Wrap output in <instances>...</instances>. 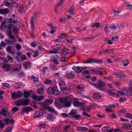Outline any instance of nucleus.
Wrapping results in <instances>:
<instances>
[{
  "label": "nucleus",
  "instance_id": "f257e3e1",
  "mask_svg": "<svg viewBox=\"0 0 132 132\" xmlns=\"http://www.w3.org/2000/svg\"><path fill=\"white\" fill-rule=\"evenodd\" d=\"M72 101V98L69 97L65 98H62L60 99L61 102H63V106L66 107H69L71 106V102Z\"/></svg>",
  "mask_w": 132,
  "mask_h": 132
},
{
  "label": "nucleus",
  "instance_id": "f03ea898",
  "mask_svg": "<svg viewBox=\"0 0 132 132\" xmlns=\"http://www.w3.org/2000/svg\"><path fill=\"white\" fill-rule=\"evenodd\" d=\"M97 88L101 91H104L105 89L103 88V87L105 86V84L101 80H99L96 84L92 83Z\"/></svg>",
  "mask_w": 132,
  "mask_h": 132
},
{
  "label": "nucleus",
  "instance_id": "7ed1b4c3",
  "mask_svg": "<svg viewBox=\"0 0 132 132\" xmlns=\"http://www.w3.org/2000/svg\"><path fill=\"white\" fill-rule=\"evenodd\" d=\"M47 92L50 95H58L60 94V92L57 88L55 87H48L47 90Z\"/></svg>",
  "mask_w": 132,
  "mask_h": 132
},
{
  "label": "nucleus",
  "instance_id": "20e7f679",
  "mask_svg": "<svg viewBox=\"0 0 132 132\" xmlns=\"http://www.w3.org/2000/svg\"><path fill=\"white\" fill-rule=\"evenodd\" d=\"M29 103V100L27 99L18 100L15 102L16 105L18 106H20L21 105L23 106H26L28 105Z\"/></svg>",
  "mask_w": 132,
  "mask_h": 132
},
{
  "label": "nucleus",
  "instance_id": "39448f33",
  "mask_svg": "<svg viewBox=\"0 0 132 132\" xmlns=\"http://www.w3.org/2000/svg\"><path fill=\"white\" fill-rule=\"evenodd\" d=\"M117 28V26L114 24H111L109 27L108 25H106L105 27L104 30L106 33L109 32V29L111 30H114Z\"/></svg>",
  "mask_w": 132,
  "mask_h": 132
},
{
  "label": "nucleus",
  "instance_id": "423d86ee",
  "mask_svg": "<svg viewBox=\"0 0 132 132\" xmlns=\"http://www.w3.org/2000/svg\"><path fill=\"white\" fill-rule=\"evenodd\" d=\"M103 70L102 68H99L97 69H93L92 70V72L95 74L97 75H101L103 74V73L101 70Z\"/></svg>",
  "mask_w": 132,
  "mask_h": 132
},
{
  "label": "nucleus",
  "instance_id": "0eeeda50",
  "mask_svg": "<svg viewBox=\"0 0 132 132\" xmlns=\"http://www.w3.org/2000/svg\"><path fill=\"white\" fill-rule=\"evenodd\" d=\"M44 107L45 109L48 110L51 113H57L56 111L54 109L51 108L48 105H44Z\"/></svg>",
  "mask_w": 132,
  "mask_h": 132
},
{
  "label": "nucleus",
  "instance_id": "6e6552de",
  "mask_svg": "<svg viewBox=\"0 0 132 132\" xmlns=\"http://www.w3.org/2000/svg\"><path fill=\"white\" fill-rule=\"evenodd\" d=\"M31 109L30 107H25L23 108V110L20 113L21 115H22L24 113H28L31 111Z\"/></svg>",
  "mask_w": 132,
  "mask_h": 132
},
{
  "label": "nucleus",
  "instance_id": "1a4fd4ad",
  "mask_svg": "<svg viewBox=\"0 0 132 132\" xmlns=\"http://www.w3.org/2000/svg\"><path fill=\"white\" fill-rule=\"evenodd\" d=\"M39 13V12L38 11H36L35 12L31 18V22H34L35 21V19L38 17Z\"/></svg>",
  "mask_w": 132,
  "mask_h": 132
},
{
  "label": "nucleus",
  "instance_id": "9d476101",
  "mask_svg": "<svg viewBox=\"0 0 132 132\" xmlns=\"http://www.w3.org/2000/svg\"><path fill=\"white\" fill-rule=\"evenodd\" d=\"M72 69L75 72L78 73H79L82 71L81 67H76L74 66L72 67Z\"/></svg>",
  "mask_w": 132,
  "mask_h": 132
},
{
  "label": "nucleus",
  "instance_id": "9b49d317",
  "mask_svg": "<svg viewBox=\"0 0 132 132\" xmlns=\"http://www.w3.org/2000/svg\"><path fill=\"white\" fill-rule=\"evenodd\" d=\"M65 76L67 78L72 79L74 78L75 75L72 72H69L66 74Z\"/></svg>",
  "mask_w": 132,
  "mask_h": 132
},
{
  "label": "nucleus",
  "instance_id": "f8f14e48",
  "mask_svg": "<svg viewBox=\"0 0 132 132\" xmlns=\"http://www.w3.org/2000/svg\"><path fill=\"white\" fill-rule=\"evenodd\" d=\"M22 94L21 92H18L16 93H12L11 94V96L12 97L15 98L16 97H19L21 96Z\"/></svg>",
  "mask_w": 132,
  "mask_h": 132
},
{
  "label": "nucleus",
  "instance_id": "ddd939ff",
  "mask_svg": "<svg viewBox=\"0 0 132 132\" xmlns=\"http://www.w3.org/2000/svg\"><path fill=\"white\" fill-rule=\"evenodd\" d=\"M59 84L60 89L62 90H64L66 89V85L64 82H60Z\"/></svg>",
  "mask_w": 132,
  "mask_h": 132
},
{
  "label": "nucleus",
  "instance_id": "4468645a",
  "mask_svg": "<svg viewBox=\"0 0 132 132\" xmlns=\"http://www.w3.org/2000/svg\"><path fill=\"white\" fill-rule=\"evenodd\" d=\"M43 115V113L41 112L37 111L35 112L34 114V117L38 118Z\"/></svg>",
  "mask_w": 132,
  "mask_h": 132
},
{
  "label": "nucleus",
  "instance_id": "2eb2a0df",
  "mask_svg": "<svg viewBox=\"0 0 132 132\" xmlns=\"http://www.w3.org/2000/svg\"><path fill=\"white\" fill-rule=\"evenodd\" d=\"M3 68L5 70V71H7L10 69V66L8 64H4L3 65Z\"/></svg>",
  "mask_w": 132,
  "mask_h": 132
},
{
  "label": "nucleus",
  "instance_id": "dca6fc26",
  "mask_svg": "<svg viewBox=\"0 0 132 132\" xmlns=\"http://www.w3.org/2000/svg\"><path fill=\"white\" fill-rule=\"evenodd\" d=\"M9 12V10L8 8H6L4 10L0 9V13L1 14H7Z\"/></svg>",
  "mask_w": 132,
  "mask_h": 132
},
{
  "label": "nucleus",
  "instance_id": "f3484780",
  "mask_svg": "<svg viewBox=\"0 0 132 132\" xmlns=\"http://www.w3.org/2000/svg\"><path fill=\"white\" fill-rule=\"evenodd\" d=\"M61 47L59 44H56L55 45L52 46V48L53 50L56 51L59 50L61 48Z\"/></svg>",
  "mask_w": 132,
  "mask_h": 132
},
{
  "label": "nucleus",
  "instance_id": "a211bd4d",
  "mask_svg": "<svg viewBox=\"0 0 132 132\" xmlns=\"http://www.w3.org/2000/svg\"><path fill=\"white\" fill-rule=\"evenodd\" d=\"M31 95L30 91L28 92L24 91L23 93V96L26 98L29 97Z\"/></svg>",
  "mask_w": 132,
  "mask_h": 132
},
{
  "label": "nucleus",
  "instance_id": "6ab92c4d",
  "mask_svg": "<svg viewBox=\"0 0 132 132\" xmlns=\"http://www.w3.org/2000/svg\"><path fill=\"white\" fill-rule=\"evenodd\" d=\"M101 97L98 93H95L93 94V98L95 99H100Z\"/></svg>",
  "mask_w": 132,
  "mask_h": 132
},
{
  "label": "nucleus",
  "instance_id": "aec40b11",
  "mask_svg": "<svg viewBox=\"0 0 132 132\" xmlns=\"http://www.w3.org/2000/svg\"><path fill=\"white\" fill-rule=\"evenodd\" d=\"M102 130H104V132H112L113 130V129H110V128L108 127H104L103 128Z\"/></svg>",
  "mask_w": 132,
  "mask_h": 132
},
{
  "label": "nucleus",
  "instance_id": "412c9836",
  "mask_svg": "<svg viewBox=\"0 0 132 132\" xmlns=\"http://www.w3.org/2000/svg\"><path fill=\"white\" fill-rule=\"evenodd\" d=\"M2 114L4 116H5V114L8 111V109L5 108L4 109H2L1 110Z\"/></svg>",
  "mask_w": 132,
  "mask_h": 132
},
{
  "label": "nucleus",
  "instance_id": "4be33fe9",
  "mask_svg": "<svg viewBox=\"0 0 132 132\" xmlns=\"http://www.w3.org/2000/svg\"><path fill=\"white\" fill-rule=\"evenodd\" d=\"M22 84L21 82L16 83L14 85V86L16 88H20L22 86Z\"/></svg>",
  "mask_w": 132,
  "mask_h": 132
},
{
  "label": "nucleus",
  "instance_id": "5701e85b",
  "mask_svg": "<svg viewBox=\"0 0 132 132\" xmlns=\"http://www.w3.org/2000/svg\"><path fill=\"white\" fill-rule=\"evenodd\" d=\"M114 75L118 78H123L125 77L124 75L120 73L116 72L115 73Z\"/></svg>",
  "mask_w": 132,
  "mask_h": 132
},
{
  "label": "nucleus",
  "instance_id": "b1692460",
  "mask_svg": "<svg viewBox=\"0 0 132 132\" xmlns=\"http://www.w3.org/2000/svg\"><path fill=\"white\" fill-rule=\"evenodd\" d=\"M44 90V89L43 87H40L37 90V92L38 94H42L43 93Z\"/></svg>",
  "mask_w": 132,
  "mask_h": 132
},
{
  "label": "nucleus",
  "instance_id": "393cba45",
  "mask_svg": "<svg viewBox=\"0 0 132 132\" xmlns=\"http://www.w3.org/2000/svg\"><path fill=\"white\" fill-rule=\"evenodd\" d=\"M59 37L63 39L64 38H67L68 37V35L65 33H62L60 34L59 36Z\"/></svg>",
  "mask_w": 132,
  "mask_h": 132
},
{
  "label": "nucleus",
  "instance_id": "a878e982",
  "mask_svg": "<svg viewBox=\"0 0 132 132\" xmlns=\"http://www.w3.org/2000/svg\"><path fill=\"white\" fill-rule=\"evenodd\" d=\"M75 8V6L74 5H72L70 7V9L69 10V12L70 13V14L71 15H73L74 14V9Z\"/></svg>",
  "mask_w": 132,
  "mask_h": 132
},
{
  "label": "nucleus",
  "instance_id": "bb28decb",
  "mask_svg": "<svg viewBox=\"0 0 132 132\" xmlns=\"http://www.w3.org/2000/svg\"><path fill=\"white\" fill-rule=\"evenodd\" d=\"M53 102L52 100V99H47L45 100V104L44 105H48L49 104L52 103Z\"/></svg>",
  "mask_w": 132,
  "mask_h": 132
},
{
  "label": "nucleus",
  "instance_id": "cd10ccee",
  "mask_svg": "<svg viewBox=\"0 0 132 132\" xmlns=\"http://www.w3.org/2000/svg\"><path fill=\"white\" fill-rule=\"evenodd\" d=\"M68 50L66 48H64L62 50V54L64 55H66L68 54Z\"/></svg>",
  "mask_w": 132,
  "mask_h": 132
},
{
  "label": "nucleus",
  "instance_id": "c85d7f7f",
  "mask_svg": "<svg viewBox=\"0 0 132 132\" xmlns=\"http://www.w3.org/2000/svg\"><path fill=\"white\" fill-rule=\"evenodd\" d=\"M76 113V110L75 109H72L71 112L69 113V114L72 116H73Z\"/></svg>",
  "mask_w": 132,
  "mask_h": 132
},
{
  "label": "nucleus",
  "instance_id": "c756f323",
  "mask_svg": "<svg viewBox=\"0 0 132 132\" xmlns=\"http://www.w3.org/2000/svg\"><path fill=\"white\" fill-rule=\"evenodd\" d=\"M81 103L79 101H74L73 102V105L75 106H78L81 105Z\"/></svg>",
  "mask_w": 132,
  "mask_h": 132
},
{
  "label": "nucleus",
  "instance_id": "7c9ffc66",
  "mask_svg": "<svg viewBox=\"0 0 132 132\" xmlns=\"http://www.w3.org/2000/svg\"><path fill=\"white\" fill-rule=\"evenodd\" d=\"M114 50L112 49H106L105 50V52L107 54L110 53H114Z\"/></svg>",
  "mask_w": 132,
  "mask_h": 132
},
{
  "label": "nucleus",
  "instance_id": "2f4dec72",
  "mask_svg": "<svg viewBox=\"0 0 132 132\" xmlns=\"http://www.w3.org/2000/svg\"><path fill=\"white\" fill-rule=\"evenodd\" d=\"M30 66V63L29 62H27L24 64V67L25 69L29 68Z\"/></svg>",
  "mask_w": 132,
  "mask_h": 132
},
{
  "label": "nucleus",
  "instance_id": "473e14b6",
  "mask_svg": "<svg viewBox=\"0 0 132 132\" xmlns=\"http://www.w3.org/2000/svg\"><path fill=\"white\" fill-rule=\"evenodd\" d=\"M100 23L99 22H96L92 25L91 28H94V27H96V28H98L100 27Z\"/></svg>",
  "mask_w": 132,
  "mask_h": 132
},
{
  "label": "nucleus",
  "instance_id": "72a5a7b5",
  "mask_svg": "<svg viewBox=\"0 0 132 132\" xmlns=\"http://www.w3.org/2000/svg\"><path fill=\"white\" fill-rule=\"evenodd\" d=\"M85 63H91L93 62V59H90L84 62Z\"/></svg>",
  "mask_w": 132,
  "mask_h": 132
},
{
  "label": "nucleus",
  "instance_id": "f704fd0d",
  "mask_svg": "<svg viewBox=\"0 0 132 132\" xmlns=\"http://www.w3.org/2000/svg\"><path fill=\"white\" fill-rule=\"evenodd\" d=\"M102 62V61L98 59H93V62H96L98 63H101Z\"/></svg>",
  "mask_w": 132,
  "mask_h": 132
},
{
  "label": "nucleus",
  "instance_id": "c9c22d12",
  "mask_svg": "<svg viewBox=\"0 0 132 132\" xmlns=\"http://www.w3.org/2000/svg\"><path fill=\"white\" fill-rule=\"evenodd\" d=\"M130 92L128 90H123L122 91L123 95H127L129 94Z\"/></svg>",
  "mask_w": 132,
  "mask_h": 132
},
{
  "label": "nucleus",
  "instance_id": "e433bc0d",
  "mask_svg": "<svg viewBox=\"0 0 132 132\" xmlns=\"http://www.w3.org/2000/svg\"><path fill=\"white\" fill-rule=\"evenodd\" d=\"M31 31L32 32H34V30L35 29V28L34 27V22H31Z\"/></svg>",
  "mask_w": 132,
  "mask_h": 132
},
{
  "label": "nucleus",
  "instance_id": "4c0bfd02",
  "mask_svg": "<svg viewBox=\"0 0 132 132\" xmlns=\"http://www.w3.org/2000/svg\"><path fill=\"white\" fill-rule=\"evenodd\" d=\"M31 78L33 79V81L34 82H36L38 81V78L37 77H35L34 76L32 75L31 76Z\"/></svg>",
  "mask_w": 132,
  "mask_h": 132
},
{
  "label": "nucleus",
  "instance_id": "58836bf2",
  "mask_svg": "<svg viewBox=\"0 0 132 132\" xmlns=\"http://www.w3.org/2000/svg\"><path fill=\"white\" fill-rule=\"evenodd\" d=\"M44 83L45 84H51L52 82V81L49 79H46L44 82Z\"/></svg>",
  "mask_w": 132,
  "mask_h": 132
},
{
  "label": "nucleus",
  "instance_id": "ea45409f",
  "mask_svg": "<svg viewBox=\"0 0 132 132\" xmlns=\"http://www.w3.org/2000/svg\"><path fill=\"white\" fill-rule=\"evenodd\" d=\"M16 2L15 1H13L12 3V6L14 8H16L18 7V4H17L16 5Z\"/></svg>",
  "mask_w": 132,
  "mask_h": 132
},
{
  "label": "nucleus",
  "instance_id": "a19ab883",
  "mask_svg": "<svg viewBox=\"0 0 132 132\" xmlns=\"http://www.w3.org/2000/svg\"><path fill=\"white\" fill-rule=\"evenodd\" d=\"M31 97L36 101H39L38 96L36 95H32L31 96Z\"/></svg>",
  "mask_w": 132,
  "mask_h": 132
},
{
  "label": "nucleus",
  "instance_id": "79ce46f5",
  "mask_svg": "<svg viewBox=\"0 0 132 132\" xmlns=\"http://www.w3.org/2000/svg\"><path fill=\"white\" fill-rule=\"evenodd\" d=\"M107 91L109 94L111 95L112 96H113L114 97L117 96H116L117 95H116L115 93L112 92L109 90H107Z\"/></svg>",
  "mask_w": 132,
  "mask_h": 132
},
{
  "label": "nucleus",
  "instance_id": "37998d69",
  "mask_svg": "<svg viewBox=\"0 0 132 132\" xmlns=\"http://www.w3.org/2000/svg\"><path fill=\"white\" fill-rule=\"evenodd\" d=\"M80 117V115L78 114H76L74 115L73 116H71V117L72 118H75L76 119H78Z\"/></svg>",
  "mask_w": 132,
  "mask_h": 132
},
{
  "label": "nucleus",
  "instance_id": "c03bdc74",
  "mask_svg": "<svg viewBox=\"0 0 132 132\" xmlns=\"http://www.w3.org/2000/svg\"><path fill=\"white\" fill-rule=\"evenodd\" d=\"M24 8V6L23 5H21L19 8V12H22Z\"/></svg>",
  "mask_w": 132,
  "mask_h": 132
},
{
  "label": "nucleus",
  "instance_id": "a18cd8bd",
  "mask_svg": "<svg viewBox=\"0 0 132 132\" xmlns=\"http://www.w3.org/2000/svg\"><path fill=\"white\" fill-rule=\"evenodd\" d=\"M94 37H86L84 38H82L83 39H84L86 41H87L88 40H92L93 38H94Z\"/></svg>",
  "mask_w": 132,
  "mask_h": 132
},
{
  "label": "nucleus",
  "instance_id": "49530a36",
  "mask_svg": "<svg viewBox=\"0 0 132 132\" xmlns=\"http://www.w3.org/2000/svg\"><path fill=\"white\" fill-rule=\"evenodd\" d=\"M13 31L16 34H18V29L14 26L13 28Z\"/></svg>",
  "mask_w": 132,
  "mask_h": 132
},
{
  "label": "nucleus",
  "instance_id": "de8ad7c7",
  "mask_svg": "<svg viewBox=\"0 0 132 132\" xmlns=\"http://www.w3.org/2000/svg\"><path fill=\"white\" fill-rule=\"evenodd\" d=\"M126 9L127 10H130L132 8V5L127 4L126 5Z\"/></svg>",
  "mask_w": 132,
  "mask_h": 132
},
{
  "label": "nucleus",
  "instance_id": "09e8293b",
  "mask_svg": "<svg viewBox=\"0 0 132 132\" xmlns=\"http://www.w3.org/2000/svg\"><path fill=\"white\" fill-rule=\"evenodd\" d=\"M50 68L52 70H54L56 69V68L53 64L50 65Z\"/></svg>",
  "mask_w": 132,
  "mask_h": 132
},
{
  "label": "nucleus",
  "instance_id": "8fccbe9b",
  "mask_svg": "<svg viewBox=\"0 0 132 132\" xmlns=\"http://www.w3.org/2000/svg\"><path fill=\"white\" fill-rule=\"evenodd\" d=\"M86 109V111L88 112H89L91 109V107L89 106H86L85 107Z\"/></svg>",
  "mask_w": 132,
  "mask_h": 132
},
{
  "label": "nucleus",
  "instance_id": "3c124183",
  "mask_svg": "<svg viewBox=\"0 0 132 132\" xmlns=\"http://www.w3.org/2000/svg\"><path fill=\"white\" fill-rule=\"evenodd\" d=\"M124 62L125 63L123 64V65L124 66H127L128 65V64L129 62V61L128 60H125L124 61Z\"/></svg>",
  "mask_w": 132,
  "mask_h": 132
},
{
  "label": "nucleus",
  "instance_id": "603ef678",
  "mask_svg": "<svg viewBox=\"0 0 132 132\" xmlns=\"http://www.w3.org/2000/svg\"><path fill=\"white\" fill-rule=\"evenodd\" d=\"M16 49L18 51L21 50L22 48L20 45L18 44H16Z\"/></svg>",
  "mask_w": 132,
  "mask_h": 132
},
{
  "label": "nucleus",
  "instance_id": "864d4df0",
  "mask_svg": "<svg viewBox=\"0 0 132 132\" xmlns=\"http://www.w3.org/2000/svg\"><path fill=\"white\" fill-rule=\"evenodd\" d=\"M5 41L6 43V44L9 45H11L12 43V41L10 40H5Z\"/></svg>",
  "mask_w": 132,
  "mask_h": 132
},
{
  "label": "nucleus",
  "instance_id": "5fc2aeb1",
  "mask_svg": "<svg viewBox=\"0 0 132 132\" xmlns=\"http://www.w3.org/2000/svg\"><path fill=\"white\" fill-rule=\"evenodd\" d=\"M12 48L11 46H8L7 47V51L9 53H11V51Z\"/></svg>",
  "mask_w": 132,
  "mask_h": 132
},
{
  "label": "nucleus",
  "instance_id": "6e6d98bb",
  "mask_svg": "<svg viewBox=\"0 0 132 132\" xmlns=\"http://www.w3.org/2000/svg\"><path fill=\"white\" fill-rule=\"evenodd\" d=\"M48 117L49 119H53L54 118L52 115L50 114H48Z\"/></svg>",
  "mask_w": 132,
  "mask_h": 132
},
{
  "label": "nucleus",
  "instance_id": "4d7b16f0",
  "mask_svg": "<svg viewBox=\"0 0 132 132\" xmlns=\"http://www.w3.org/2000/svg\"><path fill=\"white\" fill-rule=\"evenodd\" d=\"M5 122V124L6 125H7L8 124L9 122V118H7L4 120Z\"/></svg>",
  "mask_w": 132,
  "mask_h": 132
},
{
  "label": "nucleus",
  "instance_id": "13d9d810",
  "mask_svg": "<svg viewBox=\"0 0 132 132\" xmlns=\"http://www.w3.org/2000/svg\"><path fill=\"white\" fill-rule=\"evenodd\" d=\"M8 37L10 39H13L14 42L15 41V37L13 35H10Z\"/></svg>",
  "mask_w": 132,
  "mask_h": 132
},
{
  "label": "nucleus",
  "instance_id": "bf43d9fd",
  "mask_svg": "<svg viewBox=\"0 0 132 132\" xmlns=\"http://www.w3.org/2000/svg\"><path fill=\"white\" fill-rule=\"evenodd\" d=\"M18 75L19 77H21L24 76V72H22L19 73Z\"/></svg>",
  "mask_w": 132,
  "mask_h": 132
},
{
  "label": "nucleus",
  "instance_id": "052dcab7",
  "mask_svg": "<svg viewBox=\"0 0 132 132\" xmlns=\"http://www.w3.org/2000/svg\"><path fill=\"white\" fill-rule=\"evenodd\" d=\"M126 99L125 97H121L120 98V102H122L125 101Z\"/></svg>",
  "mask_w": 132,
  "mask_h": 132
},
{
  "label": "nucleus",
  "instance_id": "680f3d73",
  "mask_svg": "<svg viewBox=\"0 0 132 132\" xmlns=\"http://www.w3.org/2000/svg\"><path fill=\"white\" fill-rule=\"evenodd\" d=\"M118 39V37L117 36H116L114 37H112V39L114 41H117Z\"/></svg>",
  "mask_w": 132,
  "mask_h": 132
},
{
  "label": "nucleus",
  "instance_id": "e2e57ef3",
  "mask_svg": "<svg viewBox=\"0 0 132 132\" xmlns=\"http://www.w3.org/2000/svg\"><path fill=\"white\" fill-rule=\"evenodd\" d=\"M82 114L83 115H84L85 116H86L87 117H90V116L86 112H82Z\"/></svg>",
  "mask_w": 132,
  "mask_h": 132
},
{
  "label": "nucleus",
  "instance_id": "0e129e2a",
  "mask_svg": "<svg viewBox=\"0 0 132 132\" xmlns=\"http://www.w3.org/2000/svg\"><path fill=\"white\" fill-rule=\"evenodd\" d=\"M38 127L40 129L42 128H45V125H42V124H40L38 126Z\"/></svg>",
  "mask_w": 132,
  "mask_h": 132
},
{
  "label": "nucleus",
  "instance_id": "69168bd1",
  "mask_svg": "<svg viewBox=\"0 0 132 132\" xmlns=\"http://www.w3.org/2000/svg\"><path fill=\"white\" fill-rule=\"evenodd\" d=\"M12 130V128L9 127H8L5 132H10Z\"/></svg>",
  "mask_w": 132,
  "mask_h": 132
},
{
  "label": "nucleus",
  "instance_id": "338daca9",
  "mask_svg": "<svg viewBox=\"0 0 132 132\" xmlns=\"http://www.w3.org/2000/svg\"><path fill=\"white\" fill-rule=\"evenodd\" d=\"M120 12L119 11H117L116 10L114 11V15L115 16L118 15L120 13Z\"/></svg>",
  "mask_w": 132,
  "mask_h": 132
},
{
  "label": "nucleus",
  "instance_id": "774afa93",
  "mask_svg": "<svg viewBox=\"0 0 132 132\" xmlns=\"http://www.w3.org/2000/svg\"><path fill=\"white\" fill-rule=\"evenodd\" d=\"M31 105L34 108H37V106L36 105V103L35 102H33L31 103Z\"/></svg>",
  "mask_w": 132,
  "mask_h": 132
}]
</instances>
